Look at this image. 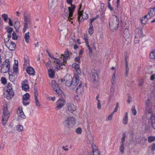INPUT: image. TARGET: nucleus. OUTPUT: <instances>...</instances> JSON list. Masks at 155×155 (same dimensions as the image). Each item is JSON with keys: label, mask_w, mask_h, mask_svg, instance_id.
<instances>
[{"label": "nucleus", "mask_w": 155, "mask_h": 155, "mask_svg": "<svg viewBox=\"0 0 155 155\" xmlns=\"http://www.w3.org/2000/svg\"><path fill=\"white\" fill-rule=\"evenodd\" d=\"M119 23V20L116 16L113 15L111 16L109 20V27L110 30L112 31L117 30Z\"/></svg>", "instance_id": "nucleus-1"}, {"label": "nucleus", "mask_w": 155, "mask_h": 155, "mask_svg": "<svg viewBox=\"0 0 155 155\" xmlns=\"http://www.w3.org/2000/svg\"><path fill=\"white\" fill-rule=\"evenodd\" d=\"M72 0H67V3L68 4H71V6L69 7L68 9L65 10V15L68 16V20L72 19V16L75 8L74 5L71 4Z\"/></svg>", "instance_id": "nucleus-2"}, {"label": "nucleus", "mask_w": 155, "mask_h": 155, "mask_svg": "<svg viewBox=\"0 0 155 155\" xmlns=\"http://www.w3.org/2000/svg\"><path fill=\"white\" fill-rule=\"evenodd\" d=\"M76 123L75 119L72 117H69L66 118L63 122V124L64 127L69 128L70 127H73L74 126Z\"/></svg>", "instance_id": "nucleus-3"}, {"label": "nucleus", "mask_w": 155, "mask_h": 155, "mask_svg": "<svg viewBox=\"0 0 155 155\" xmlns=\"http://www.w3.org/2000/svg\"><path fill=\"white\" fill-rule=\"evenodd\" d=\"M24 22L23 23V32H25L26 30L28 29L31 22V17L29 14H24Z\"/></svg>", "instance_id": "nucleus-4"}, {"label": "nucleus", "mask_w": 155, "mask_h": 155, "mask_svg": "<svg viewBox=\"0 0 155 155\" xmlns=\"http://www.w3.org/2000/svg\"><path fill=\"white\" fill-rule=\"evenodd\" d=\"M10 115V113L8 110L7 105H4L3 106V114L2 117V123L3 125H5L7 123Z\"/></svg>", "instance_id": "nucleus-5"}, {"label": "nucleus", "mask_w": 155, "mask_h": 155, "mask_svg": "<svg viewBox=\"0 0 155 155\" xmlns=\"http://www.w3.org/2000/svg\"><path fill=\"white\" fill-rule=\"evenodd\" d=\"M10 67V62L8 59H6L3 63L1 66V72L3 73H7L9 71Z\"/></svg>", "instance_id": "nucleus-6"}, {"label": "nucleus", "mask_w": 155, "mask_h": 155, "mask_svg": "<svg viewBox=\"0 0 155 155\" xmlns=\"http://www.w3.org/2000/svg\"><path fill=\"white\" fill-rule=\"evenodd\" d=\"M3 95L4 97L8 100L11 99L13 97L14 92L11 86L9 85L7 87V89L6 91L4 92Z\"/></svg>", "instance_id": "nucleus-7"}, {"label": "nucleus", "mask_w": 155, "mask_h": 155, "mask_svg": "<svg viewBox=\"0 0 155 155\" xmlns=\"http://www.w3.org/2000/svg\"><path fill=\"white\" fill-rule=\"evenodd\" d=\"M50 58L53 59L52 60V61L53 63L54 67L57 70H59L62 68L61 67L62 65H64V64L61 61L60 58H56L52 55H51Z\"/></svg>", "instance_id": "nucleus-8"}, {"label": "nucleus", "mask_w": 155, "mask_h": 155, "mask_svg": "<svg viewBox=\"0 0 155 155\" xmlns=\"http://www.w3.org/2000/svg\"><path fill=\"white\" fill-rule=\"evenodd\" d=\"M134 40L135 44H138L140 38L143 36V32L141 29L136 28L135 29L134 32Z\"/></svg>", "instance_id": "nucleus-9"}, {"label": "nucleus", "mask_w": 155, "mask_h": 155, "mask_svg": "<svg viewBox=\"0 0 155 155\" xmlns=\"http://www.w3.org/2000/svg\"><path fill=\"white\" fill-rule=\"evenodd\" d=\"M5 45L9 50L12 51L15 49L16 47L15 43L7 38L5 40Z\"/></svg>", "instance_id": "nucleus-10"}, {"label": "nucleus", "mask_w": 155, "mask_h": 155, "mask_svg": "<svg viewBox=\"0 0 155 155\" xmlns=\"http://www.w3.org/2000/svg\"><path fill=\"white\" fill-rule=\"evenodd\" d=\"M79 80L78 74H75L71 82V89L75 88L79 83Z\"/></svg>", "instance_id": "nucleus-11"}, {"label": "nucleus", "mask_w": 155, "mask_h": 155, "mask_svg": "<svg viewBox=\"0 0 155 155\" xmlns=\"http://www.w3.org/2000/svg\"><path fill=\"white\" fill-rule=\"evenodd\" d=\"M145 108L146 114H151L152 113V104L150 99H148L145 103Z\"/></svg>", "instance_id": "nucleus-12"}, {"label": "nucleus", "mask_w": 155, "mask_h": 155, "mask_svg": "<svg viewBox=\"0 0 155 155\" xmlns=\"http://www.w3.org/2000/svg\"><path fill=\"white\" fill-rule=\"evenodd\" d=\"M51 86L57 94L60 95L62 93V91L58 85L54 80H53L51 82Z\"/></svg>", "instance_id": "nucleus-13"}, {"label": "nucleus", "mask_w": 155, "mask_h": 155, "mask_svg": "<svg viewBox=\"0 0 155 155\" xmlns=\"http://www.w3.org/2000/svg\"><path fill=\"white\" fill-rule=\"evenodd\" d=\"M65 100L63 98H60L57 101L56 103V109L57 110H60L65 105Z\"/></svg>", "instance_id": "nucleus-14"}, {"label": "nucleus", "mask_w": 155, "mask_h": 155, "mask_svg": "<svg viewBox=\"0 0 155 155\" xmlns=\"http://www.w3.org/2000/svg\"><path fill=\"white\" fill-rule=\"evenodd\" d=\"M64 80L65 81V85L67 86H70L71 89V82L72 77L71 75L70 74H66L64 78Z\"/></svg>", "instance_id": "nucleus-15"}, {"label": "nucleus", "mask_w": 155, "mask_h": 155, "mask_svg": "<svg viewBox=\"0 0 155 155\" xmlns=\"http://www.w3.org/2000/svg\"><path fill=\"white\" fill-rule=\"evenodd\" d=\"M76 91L77 94L79 96L80 98H83L84 94V88L81 84H80L78 87Z\"/></svg>", "instance_id": "nucleus-16"}, {"label": "nucleus", "mask_w": 155, "mask_h": 155, "mask_svg": "<svg viewBox=\"0 0 155 155\" xmlns=\"http://www.w3.org/2000/svg\"><path fill=\"white\" fill-rule=\"evenodd\" d=\"M30 95L28 93H26L23 96L22 103L23 105L26 106L30 103Z\"/></svg>", "instance_id": "nucleus-17"}, {"label": "nucleus", "mask_w": 155, "mask_h": 155, "mask_svg": "<svg viewBox=\"0 0 155 155\" xmlns=\"http://www.w3.org/2000/svg\"><path fill=\"white\" fill-rule=\"evenodd\" d=\"M17 113L18 116L20 118L23 119H25L26 118V116L23 111V108L21 107H18Z\"/></svg>", "instance_id": "nucleus-18"}, {"label": "nucleus", "mask_w": 155, "mask_h": 155, "mask_svg": "<svg viewBox=\"0 0 155 155\" xmlns=\"http://www.w3.org/2000/svg\"><path fill=\"white\" fill-rule=\"evenodd\" d=\"M94 139V137L91 132L87 134L86 141L87 143L92 144Z\"/></svg>", "instance_id": "nucleus-19"}, {"label": "nucleus", "mask_w": 155, "mask_h": 155, "mask_svg": "<svg viewBox=\"0 0 155 155\" xmlns=\"http://www.w3.org/2000/svg\"><path fill=\"white\" fill-rule=\"evenodd\" d=\"M60 58L61 61H62L64 65L65 63L66 62V60L69 56V53L68 51L65 52L64 53V55L62 54Z\"/></svg>", "instance_id": "nucleus-20"}, {"label": "nucleus", "mask_w": 155, "mask_h": 155, "mask_svg": "<svg viewBox=\"0 0 155 155\" xmlns=\"http://www.w3.org/2000/svg\"><path fill=\"white\" fill-rule=\"evenodd\" d=\"M28 81L27 80H25L22 81L21 83L22 88L24 91H26L29 89V86L28 84Z\"/></svg>", "instance_id": "nucleus-21"}, {"label": "nucleus", "mask_w": 155, "mask_h": 155, "mask_svg": "<svg viewBox=\"0 0 155 155\" xmlns=\"http://www.w3.org/2000/svg\"><path fill=\"white\" fill-rule=\"evenodd\" d=\"M76 107L72 103H68L67 104V109L71 112H74L76 109Z\"/></svg>", "instance_id": "nucleus-22"}, {"label": "nucleus", "mask_w": 155, "mask_h": 155, "mask_svg": "<svg viewBox=\"0 0 155 155\" xmlns=\"http://www.w3.org/2000/svg\"><path fill=\"white\" fill-rule=\"evenodd\" d=\"M149 121L150 123L151 126L153 128L155 129V115H151L149 119Z\"/></svg>", "instance_id": "nucleus-23"}, {"label": "nucleus", "mask_w": 155, "mask_h": 155, "mask_svg": "<svg viewBox=\"0 0 155 155\" xmlns=\"http://www.w3.org/2000/svg\"><path fill=\"white\" fill-rule=\"evenodd\" d=\"M9 79L10 81L12 82H14L16 79L18 75L12 73L10 74V72L9 73Z\"/></svg>", "instance_id": "nucleus-24"}, {"label": "nucleus", "mask_w": 155, "mask_h": 155, "mask_svg": "<svg viewBox=\"0 0 155 155\" xmlns=\"http://www.w3.org/2000/svg\"><path fill=\"white\" fill-rule=\"evenodd\" d=\"M88 15L85 12H84L83 11H81L79 13L78 20H79L81 17L83 19H86L88 18Z\"/></svg>", "instance_id": "nucleus-25"}, {"label": "nucleus", "mask_w": 155, "mask_h": 155, "mask_svg": "<svg viewBox=\"0 0 155 155\" xmlns=\"http://www.w3.org/2000/svg\"><path fill=\"white\" fill-rule=\"evenodd\" d=\"M27 73L30 75H35V70L34 69L31 67H28L26 69Z\"/></svg>", "instance_id": "nucleus-26"}, {"label": "nucleus", "mask_w": 155, "mask_h": 155, "mask_svg": "<svg viewBox=\"0 0 155 155\" xmlns=\"http://www.w3.org/2000/svg\"><path fill=\"white\" fill-rule=\"evenodd\" d=\"M72 67L75 70L78 74L81 73V71L79 64L76 63H73L72 64Z\"/></svg>", "instance_id": "nucleus-27"}, {"label": "nucleus", "mask_w": 155, "mask_h": 155, "mask_svg": "<svg viewBox=\"0 0 155 155\" xmlns=\"http://www.w3.org/2000/svg\"><path fill=\"white\" fill-rule=\"evenodd\" d=\"M150 18L149 17L147 16V15L142 18L141 19L142 24L145 25L147 24L148 21V20Z\"/></svg>", "instance_id": "nucleus-28"}, {"label": "nucleus", "mask_w": 155, "mask_h": 155, "mask_svg": "<svg viewBox=\"0 0 155 155\" xmlns=\"http://www.w3.org/2000/svg\"><path fill=\"white\" fill-rule=\"evenodd\" d=\"M45 67L48 70L53 68V67L51 64V62L50 59H49L48 61L47 62L45 63Z\"/></svg>", "instance_id": "nucleus-29"}, {"label": "nucleus", "mask_w": 155, "mask_h": 155, "mask_svg": "<svg viewBox=\"0 0 155 155\" xmlns=\"http://www.w3.org/2000/svg\"><path fill=\"white\" fill-rule=\"evenodd\" d=\"M128 113L126 112L125 113V116L123 119V123L124 125L127 124L128 122Z\"/></svg>", "instance_id": "nucleus-30"}, {"label": "nucleus", "mask_w": 155, "mask_h": 155, "mask_svg": "<svg viewBox=\"0 0 155 155\" xmlns=\"http://www.w3.org/2000/svg\"><path fill=\"white\" fill-rule=\"evenodd\" d=\"M49 76L51 78H54L55 74V72L53 69L48 70Z\"/></svg>", "instance_id": "nucleus-31"}, {"label": "nucleus", "mask_w": 155, "mask_h": 155, "mask_svg": "<svg viewBox=\"0 0 155 155\" xmlns=\"http://www.w3.org/2000/svg\"><path fill=\"white\" fill-rule=\"evenodd\" d=\"M155 14V12H154V8H152L150 9V10L148 12V14L147 15V16H148V17H149L150 18L154 16Z\"/></svg>", "instance_id": "nucleus-32"}, {"label": "nucleus", "mask_w": 155, "mask_h": 155, "mask_svg": "<svg viewBox=\"0 0 155 155\" xmlns=\"http://www.w3.org/2000/svg\"><path fill=\"white\" fill-rule=\"evenodd\" d=\"M30 33L29 32L26 33L24 35V38L25 41L27 43H29V40L30 38Z\"/></svg>", "instance_id": "nucleus-33"}, {"label": "nucleus", "mask_w": 155, "mask_h": 155, "mask_svg": "<svg viewBox=\"0 0 155 155\" xmlns=\"http://www.w3.org/2000/svg\"><path fill=\"white\" fill-rule=\"evenodd\" d=\"M20 26V23L19 21L17 20L15 21L14 24V27L15 29L17 31L18 30Z\"/></svg>", "instance_id": "nucleus-34"}, {"label": "nucleus", "mask_w": 155, "mask_h": 155, "mask_svg": "<svg viewBox=\"0 0 155 155\" xmlns=\"http://www.w3.org/2000/svg\"><path fill=\"white\" fill-rule=\"evenodd\" d=\"M16 129L19 132H22L23 131L24 127L23 125L19 124L16 126Z\"/></svg>", "instance_id": "nucleus-35"}, {"label": "nucleus", "mask_w": 155, "mask_h": 155, "mask_svg": "<svg viewBox=\"0 0 155 155\" xmlns=\"http://www.w3.org/2000/svg\"><path fill=\"white\" fill-rule=\"evenodd\" d=\"M130 34L128 29L127 28L125 29L124 31L123 36L125 38H128Z\"/></svg>", "instance_id": "nucleus-36"}, {"label": "nucleus", "mask_w": 155, "mask_h": 155, "mask_svg": "<svg viewBox=\"0 0 155 155\" xmlns=\"http://www.w3.org/2000/svg\"><path fill=\"white\" fill-rule=\"evenodd\" d=\"M2 16L5 22H7L9 18L8 15L6 14H3L2 15Z\"/></svg>", "instance_id": "nucleus-37"}, {"label": "nucleus", "mask_w": 155, "mask_h": 155, "mask_svg": "<svg viewBox=\"0 0 155 155\" xmlns=\"http://www.w3.org/2000/svg\"><path fill=\"white\" fill-rule=\"evenodd\" d=\"M92 78L94 81H97L98 80V75L97 73H94L92 75Z\"/></svg>", "instance_id": "nucleus-38"}, {"label": "nucleus", "mask_w": 155, "mask_h": 155, "mask_svg": "<svg viewBox=\"0 0 155 155\" xmlns=\"http://www.w3.org/2000/svg\"><path fill=\"white\" fill-rule=\"evenodd\" d=\"M75 132L77 134H81L82 132V129L81 127H78L76 129Z\"/></svg>", "instance_id": "nucleus-39"}, {"label": "nucleus", "mask_w": 155, "mask_h": 155, "mask_svg": "<svg viewBox=\"0 0 155 155\" xmlns=\"http://www.w3.org/2000/svg\"><path fill=\"white\" fill-rule=\"evenodd\" d=\"M93 28V25H90L89 28L88 29V33L90 35H91L94 33Z\"/></svg>", "instance_id": "nucleus-40"}, {"label": "nucleus", "mask_w": 155, "mask_h": 155, "mask_svg": "<svg viewBox=\"0 0 155 155\" xmlns=\"http://www.w3.org/2000/svg\"><path fill=\"white\" fill-rule=\"evenodd\" d=\"M65 28V26L63 24H59L58 25V29L60 31H62Z\"/></svg>", "instance_id": "nucleus-41"}, {"label": "nucleus", "mask_w": 155, "mask_h": 155, "mask_svg": "<svg viewBox=\"0 0 155 155\" xmlns=\"http://www.w3.org/2000/svg\"><path fill=\"white\" fill-rule=\"evenodd\" d=\"M13 72L12 73L14 74L18 75V67L17 65L15 67L13 66Z\"/></svg>", "instance_id": "nucleus-42"}, {"label": "nucleus", "mask_w": 155, "mask_h": 155, "mask_svg": "<svg viewBox=\"0 0 155 155\" xmlns=\"http://www.w3.org/2000/svg\"><path fill=\"white\" fill-rule=\"evenodd\" d=\"M149 58L150 59H155V50L152 51L150 53Z\"/></svg>", "instance_id": "nucleus-43"}, {"label": "nucleus", "mask_w": 155, "mask_h": 155, "mask_svg": "<svg viewBox=\"0 0 155 155\" xmlns=\"http://www.w3.org/2000/svg\"><path fill=\"white\" fill-rule=\"evenodd\" d=\"M116 72L114 71L113 73V75L111 80V82L112 84H114L115 83V81L116 78Z\"/></svg>", "instance_id": "nucleus-44"}, {"label": "nucleus", "mask_w": 155, "mask_h": 155, "mask_svg": "<svg viewBox=\"0 0 155 155\" xmlns=\"http://www.w3.org/2000/svg\"><path fill=\"white\" fill-rule=\"evenodd\" d=\"M155 140V136H149L148 138V141L150 143Z\"/></svg>", "instance_id": "nucleus-45"}, {"label": "nucleus", "mask_w": 155, "mask_h": 155, "mask_svg": "<svg viewBox=\"0 0 155 155\" xmlns=\"http://www.w3.org/2000/svg\"><path fill=\"white\" fill-rule=\"evenodd\" d=\"M131 110L132 114L134 116L136 115L137 113V111L135 109V106H132L131 108Z\"/></svg>", "instance_id": "nucleus-46"}, {"label": "nucleus", "mask_w": 155, "mask_h": 155, "mask_svg": "<svg viewBox=\"0 0 155 155\" xmlns=\"http://www.w3.org/2000/svg\"><path fill=\"white\" fill-rule=\"evenodd\" d=\"M124 144L121 143V145L120 147V150L121 152L123 153L124 151Z\"/></svg>", "instance_id": "nucleus-47"}, {"label": "nucleus", "mask_w": 155, "mask_h": 155, "mask_svg": "<svg viewBox=\"0 0 155 155\" xmlns=\"http://www.w3.org/2000/svg\"><path fill=\"white\" fill-rule=\"evenodd\" d=\"M114 112H112L107 117V120L108 121H111L112 120Z\"/></svg>", "instance_id": "nucleus-48"}, {"label": "nucleus", "mask_w": 155, "mask_h": 155, "mask_svg": "<svg viewBox=\"0 0 155 155\" xmlns=\"http://www.w3.org/2000/svg\"><path fill=\"white\" fill-rule=\"evenodd\" d=\"M80 98L79 96V95L77 94V95L74 96L73 98L74 100V101H78L80 100L81 98Z\"/></svg>", "instance_id": "nucleus-49"}, {"label": "nucleus", "mask_w": 155, "mask_h": 155, "mask_svg": "<svg viewBox=\"0 0 155 155\" xmlns=\"http://www.w3.org/2000/svg\"><path fill=\"white\" fill-rule=\"evenodd\" d=\"M86 46L88 48L89 50V52L91 53H92V50L91 47H90V46L89 45V43L88 42L87 40L86 41Z\"/></svg>", "instance_id": "nucleus-50"}, {"label": "nucleus", "mask_w": 155, "mask_h": 155, "mask_svg": "<svg viewBox=\"0 0 155 155\" xmlns=\"http://www.w3.org/2000/svg\"><path fill=\"white\" fill-rule=\"evenodd\" d=\"M91 155H100L98 151L97 150H93Z\"/></svg>", "instance_id": "nucleus-51"}, {"label": "nucleus", "mask_w": 155, "mask_h": 155, "mask_svg": "<svg viewBox=\"0 0 155 155\" xmlns=\"http://www.w3.org/2000/svg\"><path fill=\"white\" fill-rule=\"evenodd\" d=\"M97 108L98 109H101V106L100 102V101L99 100H98L97 103Z\"/></svg>", "instance_id": "nucleus-52"}, {"label": "nucleus", "mask_w": 155, "mask_h": 155, "mask_svg": "<svg viewBox=\"0 0 155 155\" xmlns=\"http://www.w3.org/2000/svg\"><path fill=\"white\" fill-rule=\"evenodd\" d=\"M35 102L36 105L38 107H39L40 106V104L39 102L38 98L35 99Z\"/></svg>", "instance_id": "nucleus-53"}, {"label": "nucleus", "mask_w": 155, "mask_h": 155, "mask_svg": "<svg viewBox=\"0 0 155 155\" xmlns=\"http://www.w3.org/2000/svg\"><path fill=\"white\" fill-rule=\"evenodd\" d=\"M18 38V36H17L16 33L15 32H13L12 35V38L13 40H16Z\"/></svg>", "instance_id": "nucleus-54"}, {"label": "nucleus", "mask_w": 155, "mask_h": 155, "mask_svg": "<svg viewBox=\"0 0 155 155\" xmlns=\"http://www.w3.org/2000/svg\"><path fill=\"white\" fill-rule=\"evenodd\" d=\"M126 137V135L124 133L123 134V137L121 139V143L124 144V141Z\"/></svg>", "instance_id": "nucleus-55"}, {"label": "nucleus", "mask_w": 155, "mask_h": 155, "mask_svg": "<svg viewBox=\"0 0 155 155\" xmlns=\"http://www.w3.org/2000/svg\"><path fill=\"white\" fill-rule=\"evenodd\" d=\"M1 81L2 83L4 84H6L7 83V81L5 78L4 77H2L1 78Z\"/></svg>", "instance_id": "nucleus-56"}, {"label": "nucleus", "mask_w": 155, "mask_h": 155, "mask_svg": "<svg viewBox=\"0 0 155 155\" xmlns=\"http://www.w3.org/2000/svg\"><path fill=\"white\" fill-rule=\"evenodd\" d=\"M150 79L152 81L155 80V74H152L151 75L150 77Z\"/></svg>", "instance_id": "nucleus-57"}, {"label": "nucleus", "mask_w": 155, "mask_h": 155, "mask_svg": "<svg viewBox=\"0 0 155 155\" xmlns=\"http://www.w3.org/2000/svg\"><path fill=\"white\" fill-rule=\"evenodd\" d=\"M13 28L10 27H8L7 28V31L8 34H11L13 31Z\"/></svg>", "instance_id": "nucleus-58"}, {"label": "nucleus", "mask_w": 155, "mask_h": 155, "mask_svg": "<svg viewBox=\"0 0 155 155\" xmlns=\"http://www.w3.org/2000/svg\"><path fill=\"white\" fill-rule=\"evenodd\" d=\"M119 107V103H117L116 104V106L115 107L113 111L114 113L115 112H117L118 110V109Z\"/></svg>", "instance_id": "nucleus-59"}, {"label": "nucleus", "mask_w": 155, "mask_h": 155, "mask_svg": "<svg viewBox=\"0 0 155 155\" xmlns=\"http://www.w3.org/2000/svg\"><path fill=\"white\" fill-rule=\"evenodd\" d=\"M48 99L49 100L51 101H54L56 99V98L55 97H48Z\"/></svg>", "instance_id": "nucleus-60"}, {"label": "nucleus", "mask_w": 155, "mask_h": 155, "mask_svg": "<svg viewBox=\"0 0 155 155\" xmlns=\"http://www.w3.org/2000/svg\"><path fill=\"white\" fill-rule=\"evenodd\" d=\"M38 92L36 89L34 90V97L35 99L38 98Z\"/></svg>", "instance_id": "nucleus-61"}, {"label": "nucleus", "mask_w": 155, "mask_h": 155, "mask_svg": "<svg viewBox=\"0 0 155 155\" xmlns=\"http://www.w3.org/2000/svg\"><path fill=\"white\" fill-rule=\"evenodd\" d=\"M8 23L9 25L10 26H12L13 25V23L12 21L10 18H9L8 19Z\"/></svg>", "instance_id": "nucleus-62"}, {"label": "nucleus", "mask_w": 155, "mask_h": 155, "mask_svg": "<svg viewBox=\"0 0 155 155\" xmlns=\"http://www.w3.org/2000/svg\"><path fill=\"white\" fill-rule=\"evenodd\" d=\"M144 82V80L143 79H141L139 81V85L140 86H142Z\"/></svg>", "instance_id": "nucleus-63"}, {"label": "nucleus", "mask_w": 155, "mask_h": 155, "mask_svg": "<svg viewBox=\"0 0 155 155\" xmlns=\"http://www.w3.org/2000/svg\"><path fill=\"white\" fill-rule=\"evenodd\" d=\"M151 148V149L152 150H155V143H153L151 145L150 147Z\"/></svg>", "instance_id": "nucleus-64"}]
</instances>
